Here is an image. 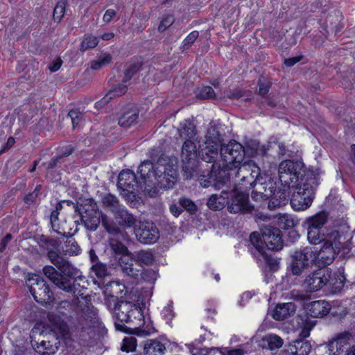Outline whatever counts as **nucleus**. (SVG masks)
<instances>
[{"instance_id":"1","label":"nucleus","mask_w":355,"mask_h":355,"mask_svg":"<svg viewBox=\"0 0 355 355\" xmlns=\"http://www.w3.org/2000/svg\"><path fill=\"white\" fill-rule=\"evenodd\" d=\"M204 146L201 148L200 155L202 160L211 163L218 156L220 146V155L224 162L223 166L229 170L241 166L245 156L243 146L235 140H231L226 145H221L220 134L216 126L211 125L206 135Z\"/></svg>"},{"instance_id":"2","label":"nucleus","mask_w":355,"mask_h":355,"mask_svg":"<svg viewBox=\"0 0 355 355\" xmlns=\"http://www.w3.org/2000/svg\"><path fill=\"white\" fill-rule=\"evenodd\" d=\"M44 327L42 323L37 322L32 329V337L39 334L42 338L37 340L32 339L31 344L36 352L42 355L54 354L59 347L68 338L69 331L67 323L58 315H49V323L46 328L47 331L43 335L41 331Z\"/></svg>"},{"instance_id":"3","label":"nucleus","mask_w":355,"mask_h":355,"mask_svg":"<svg viewBox=\"0 0 355 355\" xmlns=\"http://www.w3.org/2000/svg\"><path fill=\"white\" fill-rule=\"evenodd\" d=\"M47 255L51 262L58 268L60 272L51 266H45L42 269L44 275L58 288L66 292L75 293L76 291L75 282L83 279L80 271L55 251H49Z\"/></svg>"},{"instance_id":"4","label":"nucleus","mask_w":355,"mask_h":355,"mask_svg":"<svg viewBox=\"0 0 355 355\" xmlns=\"http://www.w3.org/2000/svg\"><path fill=\"white\" fill-rule=\"evenodd\" d=\"M259 174V167L254 162H248L239 166L236 175L241 182H245L248 185L249 190L252 187H255L257 191L260 194V198H272L268 204L270 208L284 205L286 201L284 193L281 192L275 193L276 187L275 182L270 179L263 182H260V180L257 179Z\"/></svg>"},{"instance_id":"5","label":"nucleus","mask_w":355,"mask_h":355,"mask_svg":"<svg viewBox=\"0 0 355 355\" xmlns=\"http://www.w3.org/2000/svg\"><path fill=\"white\" fill-rule=\"evenodd\" d=\"M138 173L144 179L150 178L152 175L155 183L164 189L173 188L178 176L176 164L167 157L159 158L155 164L143 162L138 168Z\"/></svg>"},{"instance_id":"6","label":"nucleus","mask_w":355,"mask_h":355,"mask_svg":"<svg viewBox=\"0 0 355 355\" xmlns=\"http://www.w3.org/2000/svg\"><path fill=\"white\" fill-rule=\"evenodd\" d=\"M81 220L87 230L95 231L101 222L102 225L109 232H116L117 227L103 214L97 204L92 199H87L83 205Z\"/></svg>"},{"instance_id":"7","label":"nucleus","mask_w":355,"mask_h":355,"mask_svg":"<svg viewBox=\"0 0 355 355\" xmlns=\"http://www.w3.org/2000/svg\"><path fill=\"white\" fill-rule=\"evenodd\" d=\"M228 193L227 210L230 214L251 212L254 206L249 201V189L245 182L236 184Z\"/></svg>"},{"instance_id":"8","label":"nucleus","mask_w":355,"mask_h":355,"mask_svg":"<svg viewBox=\"0 0 355 355\" xmlns=\"http://www.w3.org/2000/svg\"><path fill=\"white\" fill-rule=\"evenodd\" d=\"M341 234L338 230H334L327 236V239L319 252H315V261L318 266H327L331 263L336 256L340 252Z\"/></svg>"},{"instance_id":"9","label":"nucleus","mask_w":355,"mask_h":355,"mask_svg":"<svg viewBox=\"0 0 355 355\" xmlns=\"http://www.w3.org/2000/svg\"><path fill=\"white\" fill-rule=\"evenodd\" d=\"M114 314L117 320L128 323L132 318L143 320V311L138 299L132 300H122L114 308Z\"/></svg>"},{"instance_id":"10","label":"nucleus","mask_w":355,"mask_h":355,"mask_svg":"<svg viewBox=\"0 0 355 355\" xmlns=\"http://www.w3.org/2000/svg\"><path fill=\"white\" fill-rule=\"evenodd\" d=\"M303 164L299 162L285 160L279 165L278 175L281 182L288 187H295L302 176Z\"/></svg>"},{"instance_id":"11","label":"nucleus","mask_w":355,"mask_h":355,"mask_svg":"<svg viewBox=\"0 0 355 355\" xmlns=\"http://www.w3.org/2000/svg\"><path fill=\"white\" fill-rule=\"evenodd\" d=\"M28 284L30 293L36 302L42 304H46L53 301V293L42 277L33 274L28 279Z\"/></svg>"},{"instance_id":"12","label":"nucleus","mask_w":355,"mask_h":355,"mask_svg":"<svg viewBox=\"0 0 355 355\" xmlns=\"http://www.w3.org/2000/svg\"><path fill=\"white\" fill-rule=\"evenodd\" d=\"M315 261V252L313 248L306 247L295 251L292 255L291 271L295 275H300Z\"/></svg>"},{"instance_id":"13","label":"nucleus","mask_w":355,"mask_h":355,"mask_svg":"<svg viewBox=\"0 0 355 355\" xmlns=\"http://www.w3.org/2000/svg\"><path fill=\"white\" fill-rule=\"evenodd\" d=\"M314 198V189L310 183H304L297 188L291 199V205L295 211H304L309 208Z\"/></svg>"},{"instance_id":"14","label":"nucleus","mask_w":355,"mask_h":355,"mask_svg":"<svg viewBox=\"0 0 355 355\" xmlns=\"http://www.w3.org/2000/svg\"><path fill=\"white\" fill-rule=\"evenodd\" d=\"M334 279L331 277V272L328 268L320 269L306 278L304 286L307 291L315 292L327 284L334 286Z\"/></svg>"},{"instance_id":"15","label":"nucleus","mask_w":355,"mask_h":355,"mask_svg":"<svg viewBox=\"0 0 355 355\" xmlns=\"http://www.w3.org/2000/svg\"><path fill=\"white\" fill-rule=\"evenodd\" d=\"M196 139H187L184 141L182 148V159L183 170L188 171L187 178H191L196 167L197 146Z\"/></svg>"},{"instance_id":"16","label":"nucleus","mask_w":355,"mask_h":355,"mask_svg":"<svg viewBox=\"0 0 355 355\" xmlns=\"http://www.w3.org/2000/svg\"><path fill=\"white\" fill-rule=\"evenodd\" d=\"M134 232L137 240L144 244L154 243L159 237L157 227L148 221L139 222L135 225Z\"/></svg>"},{"instance_id":"17","label":"nucleus","mask_w":355,"mask_h":355,"mask_svg":"<svg viewBox=\"0 0 355 355\" xmlns=\"http://www.w3.org/2000/svg\"><path fill=\"white\" fill-rule=\"evenodd\" d=\"M263 241L266 246L272 250H279L283 246L282 232L279 229L267 226L262 230Z\"/></svg>"},{"instance_id":"18","label":"nucleus","mask_w":355,"mask_h":355,"mask_svg":"<svg viewBox=\"0 0 355 355\" xmlns=\"http://www.w3.org/2000/svg\"><path fill=\"white\" fill-rule=\"evenodd\" d=\"M351 339L352 335L349 332H343L336 336L328 345L329 354L341 355Z\"/></svg>"},{"instance_id":"19","label":"nucleus","mask_w":355,"mask_h":355,"mask_svg":"<svg viewBox=\"0 0 355 355\" xmlns=\"http://www.w3.org/2000/svg\"><path fill=\"white\" fill-rule=\"evenodd\" d=\"M331 309L330 304L324 300H316L306 306L307 314L312 318H322L327 315Z\"/></svg>"},{"instance_id":"20","label":"nucleus","mask_w":355,"mask_h":355,"mask_svg":"<svg viewBox=\"0 0 355 355\" xmlns=\"http://www.w3.org/2000/svg\"><path fill=\"white\" fill-rule=\"evenodd\" d=\"M311 349L309 342L296 340L286 345L279 355H308Z\"/></svg>"},{"instance_id":"21","label":"nucleus","mask_w":355,"mask_h":355,"mask_svg":"<svg viewBox=\"0 0 355 355\" xmlns=\"http://www.w3.org/2000/svg\"><path fill=\"white\" fill-rule=\"evenodd\" d=\"M295 311L296 306L292 302L278 304L272 310V317L275 320H284L294 315Z\"/></svg>"},{"instance_id":"22","label":"nucleus","mask_w":355,"mask_h":355,"mask_svg":"<svg viewBox=\"0 0 355 355\" xmlns=\"http://www.w3.org/2000/svg\"><path fill=\"white\" fill-rule=\"evenodd\" d=\"M136 175L130 170L121 171L118 178V187L123 191L132 192L136 186Z\"/></svg>"},{"instance_id":"23","label":"nucleus","mask_w":355,"mask_h":355,"mask_svg":"<svg viewBox=\"0 0 355 355\" xmlns=\"http://www.w3.org/2000/svg\"><path fill=\"white\" fill-rule=\"evenodd\" d=\"M127 85L125 83L118 84L113 88L110 89L107 93L100 101L95 104L96 108H101L107 104L112 99L125 94L127 92Z\"/></svg>"},{"instance_id":"24","label":"nucleus","mask_w":355,"mask_h":355,"mask_svg":"<svg viewBox=\"0 0 355 355\" xmlns=\"http://www.w3.org/2000/svg\"><path fill=\"white\" fill-rule=\"evenodd\" d=\"M85 320L88 322L89 328V331H87V334H85V331H83L80 334V342H83V345H85V341L87 340V338H90L92 337V330H91L92 327H94L98 326L99 324V319L97 314V311L94 307L88 308L87 313H85Z\"/></svg>"},{"instance_id":"25","label":"nucleus","mask_w":355,"mask_h":355,"mask_svg":"<svg viewBox=\"0 0 355 355\" xmlns=\"http://www.w3.org/2000/svg\"><path fill=\"white\" fill-rule=\"evenodd\" d=\"M114 216L119 225L123 228H135V225H137L136 218L129 213L124 206L117 211Z\"/></svg>"},{"instance_id":"26","label":"nucleus","mask_w":355,"mask_h":355,"mask_svg":"<svg viewBox=\"0 0 355 355\" xmlns=\"http://www.w3.org/2000/svg\"><path fill=\"white\" fill-rule=\"evenodd\" d=\"M228 193L222 191L220 194L211 195L207 200L208 207L212 210H220L227 207Z\"/></svg>"},{"instance_id":"27","label":"nucleus","mask_w":355,"mask_h":355,"mask_svg":"<svg viewBox=\"0 0 355 355\" xmlns=\"http://www.w3.org/2000/svg\"><path fill=\"white\" fill-rule=\"evenodd\" d=\"M327 215L325 212L321 211L306 218L305 224L307 229L322 230L327 223Z\"/></svg>"},{"instance_id":"28","label":"nucleus","mask_w":355,"mask_h":355,"mask_svg":"<svg viewBox=\"0 0 355 355\" xmlns=\"http://www.w3.org/2000/svg\"><path fill=\"white\" fill-rule=\"evenodd\" d=\"M165 349V346L157 340H147L144 345V355H162Z\"/></svg>"},{"instance_id":"29","label":"nucleus","mask_w":355,"mask_h":355,"mask_svg":"<svg viewBox=\"0 0 355 355\" xmlns=\"http://www.w3.org/2000/svg\"><path fill=\"white\" fill-rule=\"evenodd\" d=\"M135 258L132 259L128 253H125L119 258V264L123 272L129 276L135 277L137 275V270L134 268Z\"/></svg>"},{"instance_id":"30","label":"nucleus","mask_w":355,"mask_h":355,"mask_svg":"<svg viewBox=\"0 0 355 355\" xmlns=\"http://www.w3.org/2000/svg\"><path fill=\"white\" fill-rule=\"evenodd\" d=\"M178 132L180 137L185 141L187 139H196V127L191 121L186 120L183 123H180Z\"/></svg>"},{"instance_id":"31","label":"nucleus","mask_w":355,"mask_h":355,"mask_svg":"<svg viewBox=\"0 0 355 355\" xmlns=\"http://www.w3.org/2000/svg\"><path fill=\"white\" fill-rule=\"evenodd\" d=\"M139 117L138 111L132 109L125 112L119 119V124L124 128H129L137 123Z\"/></svg>"},{"instance_id":"32","label":"nucleus","mask_w":355,"mask_h":355,"mask_svg":"<svg viewBox=\"0 0 355 355\" xmlns=\"http://www.w3.org/2000/svg\"><path fill=\"white\" fill-rule=\"evenodd\" d=\"M102 204L104 207L108 208L114 215L123 207L119 203L117 198L111 193H106L103 196Z\"/></svg>"},{"instance_id":"33","label":"nucleus","mask_w":355,"mask_h":355,"mask_svg":"<svg viewBox=\"0 0 355 355\" xmlns=\"http://www.w3.org/2000/svg\"><path fill=\"white\" fill-rule=\"evenodd\" d=\"M298 220L291 214H279L277 216V224L282 229H291L296 226Z\"/></svg>"},{"instance_id":"34","label":"nucleus","mask_w":355,"mask_h":355,"mask_svg":"<svg viewBox=\"0 0 355 355\" xmlns=\"http://www.w3.org/2000/svg\"><path fill=\"white\" fill-rule=\"evenodd\" d=\"M263 343L265 346H267L268 349L270 350H275L280 348L283 344L284 341L282 338L273 334H269L266 335L263 339Z\"/></svg>"},{"instance_id":"35","label":"nucleus","mask_w":355,"mask_h":355,"mask_svg":"<svg viewBox=\"0 0 355 355\" xmlns=\"http://www.w3.org/2000/svg\"><path fill=\"white\" fill-rule=\"evenodd\" d=\"M307 239L310 243L317 245L322 241H325L327 236H324V233L322 230L307 229Z\"/></svg>"},{"instance_id":"36","label":"nucleus","mask_w":355,"mask_h":355,"mask_svg":"<svg viewBox=\"0 0 355 355\" xmlns=\"http://www.w3.org/2000/svg\"><path fill=\"white\" fill-rule=\"evenodd\" d=\"M81 249L78 243L72 237L67 239L64 243V252L65 254L70 256L78 255L80 253Z\"/></svg>"},{"instance_id":"37","label":"nucleus","mask_w":355,"mask_h":355,"mask_svg":"<svg viewBox=\"0 0 355 355\" xmlns=\"http://www.w3.org/2000/svg\"><path fill=\"white\" fill-rule=\"evenodd\" d=\"M112 61V57L109 53H105L101 57L92 60L90 63L91 69L98 70L101 67L109 64Z\"/></svg>"},{"instance_id":"38","label":"nucleus","mask_w":355,"mask_h":355,"mask_svg":"<svg viewBox=\"0 0 355 355\" xmlns=\"http://www.w3.org/2000/svg\"><path fill=\"white\" fill-rule=\"evenodd\" d=\"M98 43V38L95 36L86 35L80 44V50L83 51L95 48Z\"/></svg>"},{"instance_id":"39","label":"nucleus","mask_w":355,"mask_h":355,"mask_svg":"<svg viewBox=\"0 0 355 355\" xmlns=\"http://www.w3.org/2000/svg\"><path fill=\"white\" fill-rule=\"evenodd\" d=\"M135 260L140 263L150 264L153 261V255L149 251L140 250L135 254Z\"/></svg>"},{"instance_id":"40","label":"nucleus","mask_w":355,"mask_h":355,"mask_svg":"<svg viewBox=\"0 0 355 355\" xmlns=\"http://www.w3.org/2000/svg\"><path fill=\"white\" fill-rule=\"evenodd\" d=\"M67 2L64 0L59 1L53 10V17L54 21H60L65 13Z\"/></svg>"},{"instance_id":"41","label":"nucleus","mask_w":355,"mask_h":355,"mask_svg":"<svg viewBox=\"0 0 355 355\" xmlns=\"http://www.w3.org/2000/svg\"><path fill=\"white\" fill-rule=\"evenodd\" d=\"M250 241L259 252L263 253L264 242L262 234L257 232H252L250 236Z\"/></svg>"},{"instance_id":"42","label":"nucleus","mask_w":355,"mask_h":355,"mask_svg":"<svg viewBox=\"0 0 355 355\" xmlns=\"http://www.w3.org/2000/svg\"><path fill=\"white\" fill-rule=\"evenodd\" d=\"M58 215L59 212L57 211H53L51 214L50 220L51 227L54 232H55L58 234L65 236L67 234V231L64 227H57V220H58Z\"/></svg>"},{"instance_id":"43","label":"nucleus","mask_w":355,"mask_h":355,"mask_svg":"<svg viewBox=\"0 0 355 355\" xmlns=\"http://www.w3.org/2000/svg\"><path fill=\"white\" fill-rule=\"evenodd\" d=\"M137 347V340L134 337H126L123 340L121 350L129 352L135 351Z\"/></svg>"},{"instance_id":"44","label":"nucleus","mask_w":355,"mask_h":355,"mask_svg":"<svg viewBox=\"0 0 355 355\" xmlns=\"http://www.w3.org/2000/svg\"><path fill=\"white\" fill-rule=\"evenodd\" d=\"M197 96L202 99L212 98L215 96V93L211 87L203 86L198 89Z\"/></svg>"},{"instance_id":"45","label":"nucleus","mask_w":355,"mask_h":355,"mask_svg":"<svg viewBox=\"0 0 355 355\" xmlns=\"http://www.w3.org/2000/svg\"><path fill=\"white\" fill-rule=\"evenodd\" d=\"M92 271L95 273V275L99 277L102 278L105 277L107 275V268L105 264L102 263H97L92 266Z\"/></svg>"},{"instance_id":"46","label":"nucleus","mask_w":355,"mask_h":355,"mask_svg":"<svg viewBox=\"0 0 355 355\" xmlns=\"http://www.w3.org/2000/svg\"><path fill=\"white\" fill-rule=\"evenodd\" d=\"M180 205L191 214H194L197 209L196 205L190 199L182 198L179 200Z\"/></svg>"},{"instance_id":"47","label":"nucleus","mask_w":355,"mask_h":355,"mask_svg":"<svg viewBox=\"0 0 355 355\" xmlns=\"http://www.w3.org/2000/svg\"><path fill=\"white\" fill-rule=\"evenodd\" d=\"M174 22V18L172 15H168L164 16L159 26H158V31L159 32H164L166 31L168 27H170Z\"/></svg>"},{"instance_id":"48","label":"nucleus","mask_w":355,"mask_h":355,"mask_svg":"<svg viewBox=\"0 0 355 355\" xmlns=\"http://www.w3.org/2000/svg\"><path fill=\"white\" fill-rule=\"evenodd\" d=\"M199 36V33L197 31H193L191 32L187 37L182 42V48L184 49H187Z\"/></svg>"},{"instance_id":"49","label":"nucleus","mask_w":355,"mask_h":355,"mask_svg":"<svg viewBox=\"0 0 355 355\" xmlns=\"http://www.w3.org/2000/svg\"><path fill=\"white\" fill-rule=\"evenodd\" d=\"M110 286L112 289L113 293L111 295L113 302H116L118 297L114 295H118L119 293H121L122 291L125 288V286L119 283L118 282H112L110 283Z\"/></svg>"},{"instance_id":"50","label":"nucleus","mask_w":355,"mask_h":355,"mask_svg":"<svg viewBox=\"0 0 355 355\" xmlns=\"http://www.w3.org/2000/svg\"><path fill=\"white\" fill-rule=\"evenodd\" d=\"M68 116L71 120L73 128L78 126L83 119V114L77 110H70Z\"/></svg>"},{"instance_id":"51","label":"nucleus","mask_w":355,"mask_h":355,"mask_svg":"<svg viewBox=\"0 0 355 355\" xmlns=\"http://www.w3.org/2000/svg\"><path fill=\"white\" fill-rule=\"evenodd\" d=\"M110 246L115 252L121 253L122 254H125L128 251L124 245L115 240L110 241Z\"/></svg>"},{"instance_id":"52","label":"nucleus","mask_w":355,"mask_h":355,"mask_svg":"<svg viewBox=\"0 0 355 355\" xmlns=\"http://www.w3.org/2000/svg\"><path fill=\"white\" fill-rule=\"evenodd\" d=\"M137 69L135 66H131L129 67L125 71V76L123 80V83H127L132 77V76L137 72Z\"/></svg>"},{"instance_id":"53","label":"nucleus","mask_w":355,"mask_h":355,"mask_svg":"<svg viewBox=\"0 0 355 355\" xmlns=\"http://www.w3.org/2000/svg\"><path fill=\"white\" fill-rule=\"evenodd\" d=\"M40 189V186H37L35 189L31 193L27 195L25 197V198H24L25 202L26 203L33 202L37 197Z\"/></svg>"},{"instance_id":"54","label":"nucleus","mask_w":355,"mask_h":355,"mask_svg":"<svg viewBox=\"0 0 355 355\" xmlns=\"http://www.w3.org/2000/svg\"><path fill=\"white\" fill-rule=\"evenodd\" d=\"M62 64V60L60 58H56L51 64H49V69L51 72H55L59 70Z\"/></svg>"},{"instance_id":"55","label":"nucleus","mask_w":355,"mask_h":355,"mask_svg":"<svg viewBox=\"0 0 355 355\" xmlns=\"http://www.w3.org/2000/svg\"><path fill=\"white\" fill-rule=\"evenodd\" d=\"M115 15H116V11L114 10H113V9L107 10L103 17V20L105 23H109L111 21L112 18L114 17H115Z\"/></svg>"},{"instance_id":"56","label":"nucleus","mask_w":355,"mask_h":355,"mask_svg":"<svg viewBox=\"0 0 355 355\" xmlns=\"http://www.w3.org/2000/svg\"><path fill=\"white\" fill-rule=\"evenodd\" d=\"M259 92L261 95H265L268 94L269 92L270 85L268 83H262L259 82Z\"/></svg>"},{"instance_id":"57","label":"nucleus","mask_w":355,"mask_h":355,"mask_svg":"<svg viewBox=\"0 0 355 355\" xmlns=\"http://www.w3.org/2000/svg\"><path fill=\"white\" fill-rule=\"evenodd\" d=\"M11 239L12 235L10 234H6V236L3 239L0 246L1 252H3L4 251V250L6 248L8 243L10 241Z\"/></svg>"},{"instance_id":"58","label":"nucleus","mask_w":355,"mask_h":355,"mask_svg":"<svg viewBox=\"0 0 355 355\" xmlns=\"http://www.w3.org/2000/svg\"><path fill=\"white\" fill-rule=\"evenodd\" d=\"M153 330L152 329H143L141 328H137L135 329V334L139 336H149Z\"/></svg>"},{"instance_id":"59","label":"nucleus","mask_w":355,"mask_h":355,"mask_svg":"<svg viewBox=\"0 0 355 355\" xmlns=\"http://www.w3.org/2000/svg\"><path fill=\"white\" fill-rule=\"evenodd\" d=\"M312 329V326L311 325H309V324H307V325H305L301 330L300 333V335L302 337V338H307L309 336V334H310V331Z\"/></svg>"},{"instance_id":"60","label":"nucleus","mask_w":355,"mask_h":355,"mask_svg":"<svg viewBox=\"0 0 355 355\" xmlns=\"http://www.w3.org/2000/svg\"><path fill=\"white\" fill-rule=\"evenodd\" d=\"M300 60H301L300 57L290 58H288V59L285 60L284 64L287 67H292L294 64H295L297 62H298Z\"/></svg>"},{"instance_id":"61","label":"nucleus","mask_w":355,"mask_h":355,"mask_svg":"<svg viewBox=\"0 0 355 355\" xmlns=\"http://www.w3.org/2000/svg\"><path fill=\"white\" fill-rule=\"evenodd\" d=\"M169 209L171 213L176 217L178 216L182 213V209H180L175 204L171 205Z\"/></svg>"},{"instance_id":"62","label":"nucleus","mask_w":355,"mask_h":355,"mask_svg":"<svg viewBox=\"0 0 355 355\" xmlns=\"http://www.w3.org/2000/svg\"><path fill=\"white\" fill-rule=\"evenodd\" d=\"M229 182L228 178H223L222 180H218L217 182L214 184V187L216 189H220L222 188L223 186L225 185Z\"/></svg>"},{"instance_id":"63","label":"nucleus","mask_w":355,"mask_h":355,"mask_svg":"<svg viewBox=\"0 0 355 355\" xmlns=\"http://www.w3.org/2000/svg\"><path fill=\"white\" fill-rule=\"evenodd\" d=\"M241 96H242V94H241V92L240 90H235L234 92H230V94H227V96L229 98H231V99H236V98H240Z\"/></svg>"},{"instance_id":"64","label":"nucleus","mask_w":355,"mask_h":355,"mask_svg":"<svg viewBox=\"0 0 355 355\" xmlns=\"http://www.w3.org/2000/svg\"><path fill=\"white\" fill-rule=\"evenodd\" d=\"M15 142V140L13 137H9L8 139L6 147L1 150V153H3L6 150H7L8 149H9L10 148H11L14 145Z\"/></svg>"}]
</instances>
